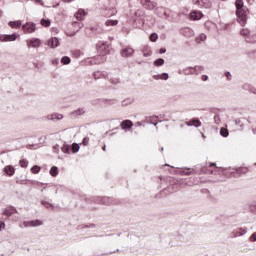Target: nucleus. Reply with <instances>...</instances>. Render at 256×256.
I'll list each match as a JSON object with an SVG mask.
<instances>
[{"instance_id":"obj_1","label":"nucleus","mask_w":256,"mask_h":256,"mask_svg":"<svg viewBox=\"0 0 256 256\" xmlns=\"http://www.w3.org/2000/svg\"><path fill=\"white\" fill-rule=\"evenodd\" d=\"M234 5L236 7V21L241 27H245L249 19V8L245 6L244 1H235Z\"/></svg>"},{"instance_id":"obj_2","label":"nucleus","mask_w":256,"mask_h":256,"mask_svg":"<svg viewBox=\"0 0 256 256\" xmlns=\"http://www.w3.org/2000/svg\"><path fill=\"white\" fill-rule=\"evenodd\" d=\"M178 173H180V175H186V176L195 175V173H198V175H202V174L211 175L213 174V170H211L207 166L197 164L193 168H189V167L179 168Z\"/></svg>"},{"instance_id":"obj_3","label":"nucleus","mask_w":256,"mask_h":256,"mask_svg":"<svg viewBox=\"0 0 256 256\" xmlns=\"http://www.w3.org/2000/svg\"><path fill=\"white\" fill-rule=\"evenodd\" d=\"M96 49L98 57H107V55H111V51H113V47L108 41H99L96 44Z\"/></svg>"},{"instance_id":"obj_4","label":"nucleus","mask_w":256,"mask_h":256,"mask_svg":"<svg viewBox=\"0 0 256 256\" xmlns=\"http://www.w3.org/2000/svg\"><path fill=\"white\" fill-rule=\"evenodd\" d=\"M92 201L98 203V205H113L115 204V199L107 196H95Z\"/></svg>"},{"instance_id":"obj_5","label":"nucleus","mask_w":256,"mask_h":256,"mask_svg":"<svg viewBox=\"0 0 256 256\" xmlns=\"http://www.w3.org/2000/svg\"><path fill=\"white\" fill-rule=\"evenodd\" d=\"M107 61V57H101L99 55L87 58L83 61L84 65H101V63H105Z\"/></svg>"},{"instance_id":"obj_6","label":"nucleus","mask_w":256,"mask_h":256,"mask_svg":"<svg viewBox=\"0 0 256 256\" xmlns=\"http://www.w3.org/2000/svg\"><path fill=\"white\" fill-rule=\"evenodd\" d=\"M22 31L25 35L35 33L37 31V24L34 22H26L22 24Z\"/></svg>"},{"instance_id":"obj_7","label":"nucleus","mask_w":256,"mask_h":256,"mask_svg":"<svg viewBox=\"0 0 256 256\" xmlns=\"http://www.w3.org/2000/svg\"><path fill=\"white\" fill-rule=\"evenodd\" d=\"M26 45L28 49H39V47L43 45V40H41L40 38H30L26 40Z\"/></svg>"},{"instance_id":"obj_8","label":"nucleus","mask_w":256,"mask_h":256,"mask_svg":"<svg viewBox=\"0 0 256 256\" xmlns=\"http://www.w3.org/2000/svg\"><path fill=\"white\" fill-rule=\"evenodd\" d=\"M203 17H205V15L203 14V12H201V10H192L188 14V19L190 21H201Z\"/></svg>"},{"instance_id":"obj_9","label":"nucleus","mask_w":256,"mask_h":256,"mask_svg":"<svg viewBox=\"0 0 256 256\" xmlns=\"http://www.w3.org/2000/svg\"><path fill=\"white\" fill-rule=\"evenodd\" d=\"M44 45H47L48 47H50V49H57V47H59V45H61V42L58 37L54 36V37H51L48 40H46Z\"/></svg>"},{"instance_id":"obj_10","label":"nucleus","mask_w":256,"mask_h":256,"mask_svg":"<svg viewBox=\"0 0 256 256\" xmlns=\"http://www.w3.org/2000/svg\"><path fill=\"white\" fill-rule=\"evenodd\" d=\"M121 57H124L125 59L131 57L132 55H135V49H133L131 46H124L120 50Z\"/></svg>"},{"instance_id":"obj_11","label":"nucleus","mask_w":256,"mask_h":256,"mask_svg":"<svg viewBox=\"0 0 256 256\" xmlns=\"http://www.w3.org/2000/svg\"><path fill=\"white\" fill-rule=\"evenodd\" d=\"M19 34H0V41L7 43L9 41H17Z\"/></svg>"},{"instance_id":"obj_12","label":"nucleus","mask_w":256,"mask_h":256,"mask_svg":"<svg viewBox=\"0 0 256 256\" xmlns=\"http://www.w3.org/2000/svg\"><path fill=\"white\" fill-rule=\"evenodd\" d=\"M120 128L122 129V131H125V133H127V131H132L133 121L129 119L123 120L122 122H120Z\"/></svg>"},{"instance_id":"obj_13","label":"nucleus","mask_w":256,"mask_h":256,"mask_svg":"<svg viewBox=\"0 0 256 256\" xmlns=\"http://www.w3.org/2000/svg\"><path fill=\"white\" fill-rule=\"evenodd\" d=\"M24 227H41L43 221L40 219L28 220L23 222Z\"/></svg>"},{"instance_id":"obj_14","label":"nucleus","mask_w":256,"mask_h":256,"mask_svg":"<svg viewBox=\"0 0 256 256\" xmlns=\"http://www.w3.org/2000/svg\"><path fill=\"white\" fill-rule=\"evenodd\" d=\"M141 5L144 9H148V11H153V9H157V2L155 1H141Z\"/></svg>"},{"instance_id":"obj_15","label":"nucleus","mask_w":256,"mask_h":256,"mask_svg":"<svg viewBox=\"0 0 256 256\" xmlns=\"http://www.w3.org/2000/svg\"><path fill=\"white\" fill-rule=\"evenodd\" d=\"M15 213H17V208L10 205V206L3 209L2 215L9 218L12 215H15Z\"/></svg>"},{"instance_id":"obj_16","label":"nucleus","mask_w":256,"mask_h":256,"mask_svg":"<svg viewBox=\"0 0 256 256\" xmlns=\"http://www.w3.org/2000/svg\"><path fill=\"white\" fill-rule=\"evenodd\" d=\"M64 115L61 113H52L44 117V119H48V121H61L64 119Z\"/></svg>"},{"instance_id":"obj_17","label":"nucleus","mask_w":256,"mask_h":256,"mask_svg":"<svg viewBox=\"0 0 256 256\" xmlns=\"http://www.w3.org/2000/svg\"><path fill=\"white\" fill-rule=\"evenodd\" d=\"M86 15H88V12L85 11V9L80 8L75 12L74 17L77 19V21H85Z\"/></svg>"},{"instance_id":"obj_18","label":"nucleus","mask_w":256,"mask_h":256,"mask_svg":"<svg viewBox=\"0 0 256 256\" xmlns=\"http://www.w3.org/2000/svg\"><path fill=\"white\" fill-rule=\"evenodd\" d=\"M6 177H13L15 175V167L13 165H7L2 169Z\"/></svg>"},{"instance_id":"obj_19","label":"nucleus","mask_w":256,"mask_h":256,"mask_svg":"<svg viewBox=\"0 0 256 256\" xmlns=\"http://www.w3.org/2000/svg\"><path fill=\"white\" fill-rule=\"evenodd\" d=\"M185 125H187V127H201V120H199V118H192L188 121L185 122Z\"/></svg>"},{"instance_id":"obj_20","label":"nucleus","mask_w":256,"mask_h":256,"mask_svg":"<svg viewBox=\"0 0 256 256\" xmlns=\"http://www.w3.org/2000/svg\"><path fill=\"white\" fill-rule=\"evenodd\" d=\"M11 29H23V22L21 20H14L8 22Z\"/></svg>"},{"instance_id":"obj_21","label":"nucleus","mask_w":256,"mask_h":256,"mask_svg":"<svg viewBox=\"0 0 256 256\" xmlns=\"http://www.w3.org/2000/svg\"><path fill=\"white\" fill-rule=\"evenodd\" d=\"M247 233V228H236L233 230L232 235L233 237H243Z\"/></svg>"},{"instance_id":"obj_22","label":"nucleus","mask_w":256,"mask_h":256,"mask_svg":"<svg viewBox=\"0 0 256 256\" xmlns=\"http://www.w3.org/2000/svg\"><path fill=\"white\" fill-rule=\"evenodd\" d=\"M152 77L155 81H167L169 79V73L163 72L161 74H155Z\"/></svg>"},{"instance_id":"obj_23","label":"nucleus","mask_w":256,"mask_h":256,"mask_svg":"<svg viewBox=\"0 0 256 256\" xmlns=\"http://www.w3.org/2000/svg\"><path fill=\"white\" fill-rule=\"evenodd\" d=\"M43 185H45V187H43L41 189V193H43V191L45 189H47V187H53V190H54L55 194L57 195V193H59V189H63V186H60V185H50L49 186V184H47V183H44Z\"/></svg>"},{"instance_id":"obj_24","label":"nucleus","mask_w":256,"mask_h":256,"mask_svg":"<svg viewBox=\"0 0 256 256\" xmlns=\"http://www.w3.org/2000/svg\"><path fill=\"white\" fill-rule=\"evenodd\" d=\"M180 33L184 37H191L193 35V30L189 27H185L180 30Z\"/></svg>"},{"instance_id":"obj_25","label":"nucleus","mask_w":256,"mask_h":256,"mask_svg":"<svg viewBox=\"0 0 256 256\" xmlns=\"http://www.w3.org/2000/svg\"><path fill=\"white\" fill-rule=\"evenodd\" d=\"M61 151L65 155H71V145H69L68 143L64 142L62 147H61Z\"/></svg>"},{"instance_id":"obj_26","label":"nucleus","mask_w":256,"mask_h":256,"mask_svg":"<svg viewBox=\"0 0 256 256\" xmlns=\"http://www.w3.org/2000/svg\"><path fill=\"white\" fill-rule=\"evenodd\" d=\"M183 75H197V72L195 70V66H189L186 69L183 70Z\"/></svg>"},{"instance_id":"obj_27","label":"nucleus","mask_w":256,"mask_h":256,"mask_svg":"<svg viewBox=\"0 0 256 256\" xmlns=\"http://www.w3.org/2000/svg\"><path fill=\"white\" fill-rule=\"evenodd\" d=\"M94 79H105L107 77V73L103 71L93 72Z\"/></svg>"},{"instance_id":"obj_28","label":"nucleus","mask_w":256,"mask_h":256,"mask_svg":"<svg viewBox=\"0 0 256 256\" xmlns=\"http://www.w3.org/2000/svg\"><path fill=\"white\" fill-rule=\"evenodd\" d=\"M217 111H219V109H217V108H213L211 110V112L215 114V116H214V123L216 125H219V123H221V116L217 113Z\"/></svg>"},{"instance_id":"obj_29","label":"nucleus","mask_w":256,"mask_h":256,"mask_svg":"<svg viewBox=\"0 0 256 256\" xmlns=\"http://www.w3.org/2000/svg\"><path fill=\"white\" fill-rule=\"evenodd\" d=\"M141 51L143 53V57H151V55H153V52L149 46H144Z\"/></svg>"},{"instance_id":"obj_30","label":"nucleus","mask_w":256,"mask_h":256,"mask_svg":"<svg viewBox=\"0 0 256 256\" xmlns=\"http://www.w3.org/2000/svg\"><path fill=\"white\" fill-rule=\"evenodd\" d=\"M240 35L241 37H245V39H247L248 37H251V30H249V28H242L240 30Z\"/></svg>"},{"instance_id":"obj_31","label":"nucleus","mask_w":256,"mask_h":256,"mask_svg":"<svg viewBox=\"0 0 256 256\" xmlns=\"http://www.w3.org/2000/svg\"><path fill=\"white\" fill-rule=\"evenodd\" d=\"M49 174L51 175V177H57V175H59V167L52 166L49 170Z\"/></svg>"},{"instance_id":"obj_32","label":"nucleus","mask_w":256,"mask_h":256,"mask_svg":"<svg viewBox=\"0 0 256 256\" xmlns=\"http://www.w3.org/2000/svg\"><path fill=\"white\" fill-rule=\"evenodd\" d=\"M154 67H163L165 65V59L163 58H157L153 62Z\"/></svg>"},{"instance_id":"obj_33","label":"nucleus","mask_w":256,"mask_h":256,"mask_svg":"<svg viewBox=\"0 0 256 256\" xmlns=\"http://www.w3.org/2000/svg\"><path fill=\"white\" fill-rule=\"evenodd\" d=\"M32 184V185H40L41 187H43V185H45L43 182H39L37 180H29V179H26L25 180V183L24 185H29V184Z\"/></svg>"},{"instance_id":"obj_34","label":"nucleus","mask_w":256,"mask_h":256,"mask_svg":"<svg viewBox=\"0 0 256 256\" xmlns=\"http://www.w3.org/2000/svg\"><path fill=\"white\" fill-rule=\"evenodd\" d=\"M196 43H203L204 41H207V36L205 33L199 34L198 37L195 38Z\"/></svg>"},{"instance_id":"obj_35","label":"nucleus","mask_w":256,"mask_h":256,"mask_svg":"<svg viewBox=\"0 0 256 256\" xmlns=\"http://www.w3.org/2000/svg\"><path fill=\"white\" fill-rule=\"evenodd\" d=\"M71 115L74 116H81V115H85V108H78L76 110H74Z\"/></svg>"},{"instance_id":"obj_36","label":"nucleus","mask_w":256,"mask_h":256,"mask_svg":"<svg viewBox=\"0 0 256 256\" xmlns=\"http://www.w3.org/2000/svg\"><path fill=\"white\" fill-rule=\"evenodd\" d=\"M95 227H97V225L95 223L82 224V225L78 226V228H80V229H95Z\"/></svg>"},{"instance_id":"obj_37","label":"nucleus","mask_w":256,"mask_h":256,"mask_svg":"<svg viewBox=\"0 0 256 256\" xmlns=\"http://www.w3.org/2000/svg\"><path fill=\"white\" fill-rule=\"evenodd\" d=\"M40 25H42V27H51V19L42 18L40 20Z\"/></svg>"},{"instance_id":"obj_38","label":"nucleus","mask_w":256,"mask_h":256,"mask_svg":"<svg viewBox=\"0 0 256 256\" xmlns=\"http://www.w3.org/2000/svg\"><path fill=\"white\" fill-rule=\"evenodd\" d=\"M105 25L107 27H115V26L119 25V21L118 20H106Z\"/></svg>"},{"instance_id":"obj_39","label":"nucleus","mask_w":256,"mask_h":256,"mask_svg":"<svg viewBox=\"0 0 256 256\" xmlns=\"http://www.w3.org/2000/svg\"><path fill=\"white\" fill-rule=\"evenodd\" d=\"M149 40L152 43H157V41L159 40V34H157L156 32L151 33L149 36Z\"/></svg>"},{"instance_id":"obj_40","label":"nucleus","mask_w":256,"mask_h":256,"mask_svg":"<svg viewBox=\"0 0 256 256\" xmlns=\"http://www.w3.org/2000/svg\"><path fill=\"white\" fill-rule=\"evenodd\" d=\"M81 149V143L74 142L72 144V153H79V150Z\"/></svg>"},{"instance_id":"obj_41","label":"nucleus","mask_w":256,"mask_h":256,"mask_svg":"<svg viewBox=\"0 0 256 256\" xmlns=\"http://www.w3.org/2000/svg\"><path fill=\"white\" fill-rule=\"evenodd\" d=\"M41 205L46 209H55V206H53V204L50 203L49 201L42 200Z\"/></svg>"},{"instance_id":"obj_42","label":"nucleus","mask_w":256,"mask_h":256,"mask_svg":"<svg viewBox=\"0 0 256 256\" xmlns=\"http://www.w3.org/2000/svg\"><path fill=\"white\" fill-rule=\"evenodd\" d=\"M220 135H221V137H224V138L229 137V129H227L225 127H221L220 128Z\"/></svg>"},{"instance_id":"obj_43","label":"nucleus","mask_w":256,"mask_h":256,"mask_svg":"<svg viewBox=\"0 0 256 256\" xmlns=\"http://www.w3.org/2000/svg\"><path fill=\"white\" fill-rule=\"evenodd\" d=\"M60 63H62V65H69L71 63V57L69 56H63L60 59Z\"/></svg>"},{"instance_id":"obj_44","label":"nucleus","mask_w":256,"mask_h":256,"mask_svg":"<svg viewBox=\"0 0 256 256\" xmlns=\"http://www.w3.org/2000/svg\"><path fill=\"white\" fill-rule=\"evenodd\" d=\"M31 173H33V175H37V174L41 173V166H39V165L32 166Z\"/></svg>"},{"instance_id":"obj_45","label":"nucleus","mask_w":256,"mask_h":256,"mask_svg":"<svg viewBox=\"0 0 256 256\" xmlns=\"http://www.w3.org/2000/svg\"><path fill=\"white\" fill-rule=\"evenodd\" d=\"M242 89L244 91H249V93H253V91H255V88H253V86H251V84H244L242 86Z\"/></svg>"},{"instance_id":"obj_46","label":"nucleus","mask_w":256,"mask_h":256,"mask_svg":"<svg viewBox=\"0 0 256 256\" xmlns=\"http://www.w3.org/2000/svg\"><path fill=\"white\" fill-rule=\"evenodd\" d=\"M195 4L204 6L205 9H210V7H211V2L197 1Z\"/></svg>"},{"instance_id":"obj_47","label":"nucleus","mask_w":256,"mask_h":256,"mask_svg":"<svg viewBox=\"0 0 256 256\" xmlns=\"http://www.w3.org/2000/svg\"><path fill=\"white\" fill-rule=\"evenodd\" d=\"M19 165L20 167H22L23 169H27V167H29V161H27V159H21L19 161Z\"/></svg>"},{"instance_id":"obj_48","label":"nucleus","mask_w":256,"mask_h":256,"mask_svg":"<svg viewBox=\"0 0 256 256\" xmlns=\"http://www.w3.org/2000/svg\"><path fill=\"white\" fill-rule=\"evenodd\" d=\"M102 103H107V105H115L117 103V99H102Z\"/></svg>"},{"instance_id":"obj_49","label":"nucleus","mask_w":256,"mask_h":256,"mask_svg":"<svg viewBox=\"0 0 256 256\" xmlns=\"http://www.w3.org/2000/svg\"><path fill=\"white\" fill-rule=\"evenodd\" d=\"M237 172L240 174V175H245V173H248L249 172V168L247 167H240L237 169Z\"/></svg>"},{"instance_id":"obj_50","label":"nucleus","mask_w":256,"mask_h":256,"mask_svg":"<svg viewBox=\"0 0 256 256\" xmlns=\"http://www.w3.org/2000/svg\"><path fill=\"white\" fill-rule=\"evenodd\" d=\"M133 103V99L127 98L122 101V107H127V105H131Z\"/></svg>"},{"instance_id":"obj_51","label":"nucleus","mask_w":256,"mask_h":256,"mask_svg":"<svg viewBox=\"0 0 256 256\" xmlns=\"http://www.w3.org/2000/svg\"><path fill=\"white\" fill-rule=\"evenodd\" d=\"M249 211L253 213V215H256V202L249 205Z\"/></svg>"},{"instance_id":"obj_52","label":"nucleus","mask_w":256,"mask_h":256,"mask_svg":"<svg viewBox=\"0 0 256 256\" xmlns=\"http://www.w3.org/2000/svg\"><path fill=\"white\" fill-rule=\"evenodd\" d=\"M194 69L196 71V75H199V73L205 71V66H194Z\"/></svg>"},{"instance_id":"obj_53","label":"nucleus","mask_w":256,"mask_h":256,"mask_svg":"<svg viewBox=\"0 0 256 256\" xmlns=\"http://www.w3.org/2000/svg\"><path fill=\"white\" fill-rule=\"evenodd\" d=\"M224 77L227 79V81H231V79H233V75L229 71L224 72Z\"/></svg>"},{"instance_id":"obj_54","label":"nucleus","mask_w":256,"mask_h":256,"mask_svg":"<svg viewBox=\"0 0 256 256\" xmlns=\"http://www.w3.org/2000/svg\"><path fill=\"white\" fill-rule=\"evenodd\" d=\"M60 149H61V146H59V144H56L53 146V151L54 153H56V155H59Z\"/></svg>"},{"instance_id":"obj_55","label":"nucleus","mask_w":256,"mask_h":256,"mask_svg":"<svg viewBox=\"0 0 256 256\" xmlns=\"http://www.w3.org/2000/svg\"><path fill=\"white\" fill-rule=\"evenodd\" d=\"M82 145H84V147H87V145H89V137L85 136L83 138Z\"/></svg>"},{"instance_id":"obj_56","label":"nucleus","mask_w":256,"mask_h":256,"mask_svg":"<svg viewBox=\"0 0 256 256\" xmlns=\"http://www.w3.org/2000/svg\"><path fill=\"white\" fill-rule=\"evenodd\" d=\"M158 53H159L160 55H163V54L167 53V48H165V47L160 48V49L158 50Z\"/></svg>"},{"instance_id":"obj_57","label":"nucleus","mask_w":256,"mask_h":256,"mask_svg":"<svg viewBox=\"0 0 256 256\" xmlns=\"http://www.w3.org/2000/svg\"><path fill=\"white\" fill-rule=\"evenodd\" d=\"M5 227H6L5 221L0 220V231H3V229H5Z\"/></svg>"},{"instance_id":"obj_58","label":"nucleus","mask_w":256,"mask_h":256,"mask_svg":"<svg viewBox=\"0 0 256 256\" xmlns=\"http://www.w3.org/2000/svg\"><path fill=\"white\" fill-rule=\"evenodd\" d=\"M235 125H239L240 127H243V123H241V119L237 118L234 120Z\"/></svg>"},{"instance_id":"obj_59","label":"nucleus","mask_w":256,"mask_h":256,"mask_svg":"<svg viewBox=\"0 0 256 256\" xmlns=\"http://www.w3.org/2000/svg\"><path fill=\"white\" fill-rule=\"evenodd\" d=\"M52 65H59V58H54L51 60Z\"/></svg>"},{"instance_id":"obj_60","label":"nucleus","mask_w":256,"mask_h":256,"mask_svg":"<svg viewBox=\"0 0 256 256\" xmlns=\"http://www.w3.org/2000/svg\"><path fill=\"white\" fill-rule=\"evenodd\" d=\"M208 167H209V169H211V167H215L214 169H219V168H217L216 162H210Z\"/></svg>"},{"instance_id":"obj_61","label":"nucleus","mask_w":256,"mask_h":256,"mask_svg":"<svg viewBox=\"0 0 256 256\" xmlns=\"http://www.w3.org/2000/svg\"><path fill=\"white\" fill-rule=\"evenodd\" d=\"M74 27H79L81 29V27H83V23L81 22H73Z\"/></svg>"},{"instance_id":"obj_62","label":"nucleus","mask_w":256,"mask_h":256,"mask_svg":"<svg viewBox=\"0 0 256 256\" xmlns=\"http://www.w3.org/2000/svg\"><path fill=\"white\" fill-rule=\"evenodd\" d=\"M250 241L255 242L256 241V232L252 233L250 236Z\"/></svg>"},{"instance_id":"obj_63","label":"nucleus","mask_w":256,"mask_h":256,"mask_svg":"<svg viewBox=\"0 0 256 256\" xmlns=\"http://www.w3.org/2000/svg\"><path fill=\"white\" fill-rule=\"evenodd\" d=\"M202 81H209V76L207 74H204L201 76Z\"/></svg>"},{"instance_id":"obj_64","label":"nucleus","mask_w":256,"mask_h":256,"mask_svg":"<svg viewBox=\"0 0 256 256\" xmlns=\"http://www.w3.org/2000/svg\"><path fill=\"white\" fill-rule=\"evenodd\" d=\"M51 33H59V29L57 27H52Z\"/></svg>"}]
</instances>
